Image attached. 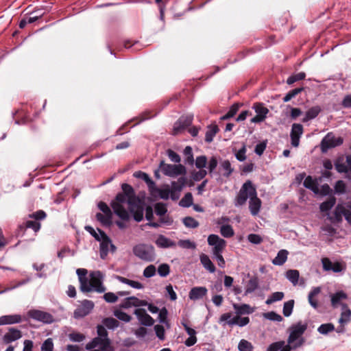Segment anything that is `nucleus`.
I'll list each match as a JSON object with an SVG mask.
<instances>
[{"mask_svg": "<svg viewBox=\"0 0 351 351\" xmlns=\"http://www.w3.org/2000/svg\"><path fill=\"white\" fill-rule=\"evenodd\" d=\"M122 192L119 193L110 206L114 213L121 220L128 221L130 219V213L134 219L140 222L143 219V202L136 196L133 187L127 184H121Z\"/></svg>", "mask_w": 351, "mask_h": 351, "instance_id": "nucleus-1", "label": "nucleus"}, {"mask_svg": "<svg viewBox=\"0 0 351 351\" xmlns=\"http://www.w3.org/2000/svg\"><path fill=\"white\" fill-rule=\"evenodd\" d=\"M308 325L306 323L299 322L295 324L292 325L289 328L290 334L288 337V345L293 344L292 349H295L302 346L304 343V339L302 337L307 329Z\"/></svg>", "mask_w": 351, "mask_h": 351, "instance_id": "nucleus-2", "label": "nucleus"}, {"mask_svg": "<svg viewBox=\"0 0 351 351\" xmlns=\"http://www.w3.org/2000/svg\"><path fill=\"white\" fill-rule=\"evenodd\" d=\"M132 251L136 257L147 262L154 261L156 257L154 247L152 245L138 244L134 246Z\"/></svg>", "mask_w": 351, "mask_h": 351, "instance_id": "nucleus-3", "label": "nucleus"}, {"mask_svg": "<svg viewBox=\"0 0 351 351\" xmlns=\"http://www.w3.org/2000/svg\"><path fill=\"white\" fill-rule=\"evenodd\" d=\"M253 190H256V188L253 186L250 180L246 181L241 186L239 190L236 199L235 206H243L244 205L248 197L250 199L251 193Z\"/></svg>", "mask_w": 351, "mask_h": 351, "instance_id": "nucleus-4", "label": "nucleus"}, {"mask_svg": "<svg viewBox=\"0 0 351 351\" xmlns=\"http://www.w3.org/2000/svg\"><path fill=\"white\" fill-rule=\"evenodd\" d=\"M86 349L88 351H114L110 339L101 340L100 338H93L86 345Z\"/></svg>", "mask_w": 351, "mask_h": 351, "instance_id": "nucleus-5", "label": "nucleus"}, {"mask_svg": "<svg viewBox=\"0 0 351 351\" xmlns=\"http://www.w3.org/2000/svg\"><path fill=\"white\" fill-rule=\"evenodd\" d=\"M103 276L100 271L92 272L90 274V279L87 280L86 286L90 289V291H95L98 293H104L106 291L105 287L102 284Z\"/></svg>", "mask_w": 351, "mask_h": 351, "instance_id": "nucleus-6", "label": "nucleus"}, {"mask_svg": "<svg viewBox=\"0 0 351 351\" xmlns=\"http://www.w3.org/2000/svg\"><path fill=\"white\" fill-rule=\"evenodd\" d=\"M341 137H335L332 132H328L322 140L320 148L322 153H326L328 149L343 144Z\"/></svg>", "mask_w": 351, "mask_h": 351, "instance_id": "nucleus-7", "label": "nucleus"}, {"mask_svg": "<svg viewBox=\"0 0 351 351\" xmlns=\"http://www.w3.org/2000/svg\"><path fill=\"white\" fill-rule=\"evenodd\" d=\"M159 167L165 176L170 177H176L186 173V169L182 165H170L161 161Z\"/></svg>", "mask_w": 351, "mask_h": 351, "instance_id": "nucleus-8", "label": "nucleus"}, {"mask_svg": "<svg viewBox=\"0 0 351 351\" xmlns=\"http://www.w3.org/2000/svg\"><path fill=\"white\" fill-rule=\"evenodd\" d=\"M252 109L256 114V116L250 120V122L254 123H259L264 121L269 112V109L261 102L254 103Z\"/></svg>", "mask_w": 351, "mask_h": 351, "instance_id": "nucleus-9", "label": "nucleus"}, {"mask_svg": "<svg viewBox=\"0 0 351 351\" xmlns=\"http://www.w3.org/2000/svg\"><path fill=\"white\" fill-rule=\"evenodd\" d=\"M208 243L213 246V254L223 253L226 246V241L217 234H210L208 237Z\"/></svg>", "mask_w": 351, "mask_h": 351, "instance_id": "nucleus-10", "label": "nucleus"}, {"mask_svg": "<svg viewBox=\"0 0 351 351\" xmlns=\"http://www.w3.org/2000/svg\"><path fill=\"white\" fill-rule=\"evenodd\" d=\"M27 315L30 318L45 324H51L53 322V317L51 314L40 310H29Z\"/></svg>", "mask_w": 351, "mask_h": 351, "instance_id": "nucleus-11", "label": "nucleus"}, {"mask_svg": "<svg viewBox=\"0 0 351 351\" xmlns=\"http://www.w3.org/2000/svg\"><path fill=\"white\" fill-rule=\"evenodd\" d=\"M100 234V248L99 254L101 259H105L108 254L109 246L111 244V240L109 237L102 230L99 229Z\"/></svg>", "mask_w": 351, "mask_h": 351, "instance_id": "nucleus-12", "label": "nucleus"}, {"mask_svg": "<svg viewBox=\"0 0 351 351\" xmlns=\"http://www.w3.org/2000/svg\"><path fill=\"white\" fill-rule=\"evenodd\" d=\"M303 126L300 123H293L291 127L290 137L292 146L297 147L300 143V138L303 134Z\"/></svg>", "mask_w": 351, "mask_h": 351, "instance_id": "nucleus-13", "label": "nucleus"}, {"mask_svg": "<svg viewBox=\"0 0 351 351\" xmlns=\"http://www.w3.org/2000/svg\"><path fill=\"white\" fill-rule=\"evenodd\" d=\"M335 166L339 173H346V178L351 179V154L346 156V163L337 160L335 163Z\"/></svg>", "mask_w": 351, "mask_h": 351, "instance_id": "nucleus-14", "label": "nucleus"}, {"mask_svg": "<svg viewBox=\"0 0 351 351\" xmlns=\"http://www.w3.org/2000/svg\"><path fill=\"white\" fill-rule=\"evenodd\" d=\"M261 200L257 197L256 190H253L249 202V208L252 215L258 214L261 207Z\"/></svg>", "mask_w": 351, "mask_h": 351, "instance_id": "nucleus-15", "label": "nucleus"}, {"mask_svg": "<svg viewBox=\"0 0 351 351\" xmlns=\"http://www.w3.org/2000/svg\"><path fill=\"white\" fill-rule=\"evenodd\" d=\"M134 314L136 315L141 324L146 326H151L154 324V319L146 313L144 308H136L134 310Z\"/></svg>", "mask_w": 351, "mask_h": 351, "instance_id": "nucleus-16", "label": "nucleus"}, {"mask_svg": "<svg viewBox=\"0 0 351 351\" xmlns=\"http://www.w3.org/2000/svg\"><path fill=\"white\" fill-rule=\"evenodd\" d=\"M22 337V332L21 330L15 328H10L8 331L3 336V343L8 344L15 341Z\"/></svg>", "mask_w": 351, "mask_h": 351, "instance_id": "nucleus-17", "label": "nucleus"}, {"mask_svg": "<svg viewBox=\"0 0 351 351\" xmlns=\"http://www.w3.org/2000/svg\"><path fill=\"white\" fill-rule=\"evenodd\" d=\"M93 307V302L86 300L83 301L81 306L75 311V317H84L91 311Z\"/></svg>", "mask_w": 351, "mask_h": 351, "instance_id": "nucleus-18", "label": "nucleus"}, {"mask_svg": "<svg viewBox=\"0 0 351 351\" xmlns=\"http://www.w3.org/2000/svg\"><path fill=\"white\" fill-rule=\"evenodd\" d=\"M207 294V289L204 287H195L189 291V297L192 300L202 298Z\"/></svg>", "mask_w": 351, "mask_h": 351, "instance_id": "nucleus-19", "label": "nucleus"}, {"mask_svg": "<svg viewBox=\"0 0 351 351\" xmlns=\"http://www.w3.org/2000/svg\"><path fill=\"white\" fill-rule=\"evenodd\" d=\"M76 272L79 277L81 291L83 292H90V289L86 286L88 280L86 277L87 270L86 269H77Z\"/></svg>", "mask_w": 351, "mask_h": 351, "instance_id": "nucleus-20", "label": "nucleus"}, {"mask_svg": "<svg viewBox=\"0 0 351 351\" xmlns=\"http://www.w3.org/2000/svg\"><path fill=\"white\" fill-rule=\"evenodd\" d=\"M22 317L20 315H8L0 317V326L14 324L21 322Z\"/></svg>", "mask_w": 351, "mask_h": 351, "instance_id": "nucleus-21", "label": "nucleus"}, {"mask_svg": "<svg viewBox=\"0 0 351 351\" xmlns=\"http://www.w3.org/2000/svg\"><path fill=\"white\" fill-rule=\"evenodd\" d=\"M156 245L158 247L168 248L176 247V243L175 241H171L164 235L160 234L156 240Z\"/></svg>", "mask_w": 351, "mask_h": 351, "instance_id": "nucleus-22", "label": "nucleus"}, {"mask_svg": "<svg viewBox=\"0 0 351 351\" xmlns=\"http://www.w3.org/2000/svg\"><path fill=\"white\" fill-rule=\"evenodd\" d=\"M291 346L285 345L284 341H279L271 343L267 348V351H291Z\"/></svg>", "mask_w": 351, "mask_h": 351, "instance_id": "nucleus-23", "label": "nucleus"}, {"mask_svg": "<svg viewBox=\"0 0 351 351\" xmlns=\"http://www.w3.org/2000/svg\"><path fill=\"white\" fill-rule=\"evenodd\" d=\"M347 294L343 291H339L333 293L330 295L331 305L334 308H337L340 304L341 302L343 300L347 299Z\"/></svg>", "mask_w": 351, "mask_h": 351, "instance_id": "nucleus-24", "label": "nucleus"}, {"mask_svg": "<svg viewBox=\"0 0 351 351\" xmlns=\"http://www.w3.org/2000/svg\"><path fill=\"white\" fill-rule=\"evenodd\" d=\"M192 117H187L186 119H184L183 117L180 118L174 125V134H176L181 130H184L185 128L189 126L192 123Z\"/></svg>", "mask_w": 351, "mask_h": 351, "instance_id": "nucleus-25", "label": "nucleus"}, {"mask_svg": "<svg viewBox=\"0 0 351 351\" xmlns=\"http://www.w3.org/2000/svg\"><path fill=\"white\" fill-rule=\"evenodd\" d=\"M192 117H187L186 119H184L183 117L180 118L174 125V134H176L181 130H184L185 128L189 126L192 123Z\"/></svg>", "mask_w": 351, "mask_h": 351, "instance_id": "nucleus-26", "label": "nucleus"}, {"mask_svg": "<svg viewBox=\"0 0 351 351\" xmlns=\"http://www.w3.org/2000/svg\"><path fill=\"white\" fill-rule=\"evenodd\" d=\"M233 308L235 310L236 315H241L245 314H251L254 312V308L247 304H233Z\"/></svg>", "mask_w": 351, "mask_h": 351, "instance_id": "nucleus-27", "label": "nucleus"}, {"mask_svg": "<svg viewBox=\"0 0 351 351\" xmlns=\"http://www.w3.org/2000/svg\"><path fill=\"white\" fill-rule=\"evenodd\" d=\"M199 260L203 267L210 273H214L215 271V266L208 255L205 254H200Z\"/></svg>", "mask_w": 351, "mask_h": 351, "instance_id": "nucleus-28", "label": "nucleus"}, {"mask_svg": "<svg viewBox=\"0 0 351 351\" xmlns=\"http://www.w3.org/2000/svg\"><path fill=\"white\" fill-rule=\"evenodd\" d=\"M250 323V318L248 317H241V315H235L232 319L228 322V325L232 326L237 325L240 327H243Z\"/></svg>", "mask_w": 351, "mask_h": 351, "instance_id": "nucleus-29", "label": "nucleus"}, {"mask_svg": "<svg viewBox=\"0 0 351 351\" xmlns=\"http://www.w3.org/2000/svg\"><path fill=\"white\" fill-rule=\"evenodd\" d=\"M322 109L319 106H313L309 108L305 114V116L302 119V122L306 123L308 121L315 119L321 112Z\"/></svg>", "mask_w": 351, "mask_h": 351, "instance_id": "nucleus-30", "label": "nucleus"}, {"mask_svg": "<svg viewBox=\"0 0 351 351\" xmlns=\"http://www.w3.org/2000/svg\"><path fill=\"white\" fill-rule=\"evenodd\" d=\"M345 207L342 204H337L334 211V217L330 220L334 223H341L344 216Z\"/></svg>", "mask_w": 351, "mask_h": 351, "instance_id": "nucleus-31", "label": "nucleus"}, {"mask_svg": "<svg viewBox=\"0 0 351 351\" xmlns=\"http://www.w3.org/2000/svg\"><path fill=\"white\" fill-rule=\"evenodd\" d=\"M321 292V288L314 287L311 292L308 293V300L310 304L314 308H317L319 306L317 300L315 298V296L317 295Z\"/></svg>", "mask_w": 351, "mask_h": 351, "instance_id": "nucleus-32", "label": "nucleus"}, {"mask_svg": "<svg viewBox=\"0 0 351 351\" xmlns=\"http://www.w3.org/2000/svg\"><path fill=\"white\" fill-rule=\"evenodd\" d=\"M258 278L256 276L251 278L246 285L245 295H247L255 291L258 288Z\"/></svg>", "mask_w": 351, "mask_h": 351, "instance_id": "nucleus-33", "label": "nucleus"}, {"mask_svg": "<svg viewBox=\"0 0 351 351\" xmlns=\"http://www.w3.org/2000/svg\"><path fill=\"white\" fill-rule=\"evenodd\" d=\"M218 132L219 128L216 124L208 125L205 135V141L206 143H211Z\"/></svg>", "mask_w": 351, "mask_h": 351, "instance_id": "nucleus-34", "label": "nucleus"}, {"mask_svg": "<svg viewBox=\"0 0 351 351\" xmlns=\"http://www.w3.org/2000/svg\"><path fill=\"white\" fill-rule=\"evenodd\" d=\"M288 252L285 250H281L277 254V256L273 259L272 263L275 265H283L287 259Z\"/></svg>", "mask_w": 351, "mask_h": 351, "instance_id": "nucleus-35", "label": "nucleus"}, {"mask_svg": "<svg viewBox=\"0 0 351 351\" xmlns=\"http://www.w3.org/2000/svg\"><path fill=\"white\" fill-rule=\"evenodd\" d=\"M186 184V178L184 177H180L178 178L177 181H173L171 182V193L173 195V193L176 191L180 192L182 191L183 187ZM172 198L174 199V197L172 196Z\"/></svg>", "mask_w": 351, "mask_h": 351, "instance_id": "nucleus-36", "label": "nucleus"}, {"mask_svg": "<svg viewBox=\"0 0 351 351\" xmlns=\"http://www.w3.org/2000/svg\"><path fill=\"white\" fill-rule=\"evenodd\" d=\"M304 187L311 190L315 193H318L319 188L318 184L315 180H314L311 176H307L303 183Z\"/></svg>", "mask_w": 351, "mask_h": 351, "instance_id": "nucleus-37", "label": "nucleus"}, {"mask_svg": "<svg viewBox=\"0 0 351 351\" xmlns=\"http://www.w3.org/2000/svg\"><path fill=\"white\" fill-rule=\"evenodd\" d=\"M117 278L119 281H120L122 283L126 284L132 288L136 289H141L143 288V284L138 281H134L132 280L128 279L123 276H117Z\"/></svg>", "mask_w": 351, "mask_h": 351, "instance_id": "nucleus-38", "label": "nucleus"}, {"mask_svg": "<svg viewBox=\"0 0 351 351\" xmlns=\"http://www.w3.org/2000/svg\"><path fill=\"white\" fill-rule=\"evenodd\" d=\"M220 167L223 171V176L226 178L230 177L234 171L228 160L222 161L220 164Z\"/></svg>", "mask_w": 351, "mask_h": 351, "instance_id": "nucleus-39", "label": "nucleus"}, {"mask_svg": "<svg viewBox=\"0 0 351 351\" xmlns=\"http://www.w3.org/2000/svg\"><path fill=\"white\" fill-rule=\"evenodd\" d=\"M287 278L293 285L298 283L300 273L296 269H289L286 272Z\"/></svg>", "mask_w": 351, "mask_h": 351, "instance_id": "nucleus-40", "label": "nucleus"}, {"mask_svg": "<svg viewBox=\"0 0 351 351\" xmlns=\"http://www.w3.org/2000/svg\"><path fill=\"white\" fill-rule=\"evenodd\" d=\"M336 198L335 197H330L328 200L320 204L319 208L322 212H327L330 210L335 204Z\"/></svg>", "mask_w": 351, "mask_h": 351, "instance_id": "nucleus-41", "label": "nucleus"}, {"mask_svg": "<svg viewBox=\"0 0 351 351\" xmlns=\"http://www.w3.org/2000/svg\"><path fill=\"white\" fill-rule=\"evenodd\" d=\"M242 106V104L235 103L231 106L228 112L223 115L221 119L223 120L228 119L233 117L239 111V108Z\"/></svg>", "mask_w": 351, "mask_h": 351, "instance_id": "nucleus-42", "label": "nucleus"}, {"mask_svg": "<svg viewBox=\"0 0 351 351\" xmlns=\"http://www.w3.org/2000/svg\"><path fill=\"white\" fill-rule=\"evenodd\" d=\"M112 215H107L101 213L96 214V219L103 225L109 226L112 223Z\"/></svg>", "mask_w": 351, "mask_h": 351, "instance_id": "nucleus-43", "label": "nucleus"}, {"mask_svg": "<svg viewBox=\"0 0 351 351\" xmlns=\"http://www.w3.org/2000/svg\"><path fill=\"white\" fill-rule=\"evenodd\" d=\"M104 326L108 329H114L119 326V322L114 318L107 317L104 318L102 321Z\"/></svg>", "mask_w": 351, "mask_h": 351, "instance_id": "nucleus-44", "label": "nucleus"}, {"mask_svg": "<svg viewBox=\"0 0 351 351\" xmlns=\"http://www.w3.org/2000/svg\"><path fill=\"white\" fill-rule=\"evenodd\" d=\"M193 198L191 193H187L180 201L179 204L182 207L189 208L193 204Z\"/></svg>", "mask_w": 351, "mask_h": 351, "instance_id": "nucleus-45", "label": "nucleus"}, {"mask_svg": "<svg viewBox=\"0 0 351 351\" xmlns=\"http://www.w3.org/2000/svg\"><path fill=\"white\" fill-rule=\"evenodd\" d=\"M335 326L332 323L323 324H321L318 328L317 331L322 335H327L328 333L332 332L335 330Z\"/></svg>", "mask_w": 351, "mask_h": 351, "instance_id": "nucleus-46", "label": "nucleus"}, {"mask_svg": "<svg viewBox=\"0 0 351 351\" xmlns=\"http://www.w3.org/2000/svg\"><path fill=\"white\" fill-rule=\"evenodd\" d=\"M285 294L283 292L277 291L273 293L266 300L267 304H271L275 302L280 301L283 299Z\"/></svg>", "mask_w": 351, "mask_h": 351, "instance_id": "nucleus-47", "label": "nucleus"}, {"mask_svg": "<svg viewBox=\"0 0 351 351\" xmlns=\"http://www.w3.org/2000/svg\"><path fill=\"white\" fill-rule=\"evenodd\" d=\"M238 349L239 351H253L254 346L251 342L241 339L238 344Z\"/></svg>", "mask_w": 351, "mask_h": 351, "instance_id": "nucleus-48", "label": "nucleus"}, {"mask_svg": "<svg viewBox=\"0 0 351 351\" xmlns=\"http://www.w3.org/2000/svg\"><path fill=\"white\" fill-rule=\"evenodd\" d=\"M220 233L226 238L232 237L234 234L233 228L230 225L221 226L220 228Z\"/></svg>", "mask_w": 351, "mask_h": 351, "instance_id": "nucleus-49", "label": "nucleus"}, {"mask_svg": "<svg viewBox=\"0 0 351 351\" xmlns=\"http://www.w3.org/2000/svg\"><path fill=\"white\" fill-rule=\"evenodd\" d=\"M294 306V300H290L284 303L282 313L285 317H289L291 315Z\"/></svg>", "mask_w": 351, "mask_h": 351, "instance_id": "nucleus-50", "label": "nucleus"}, {"mask_svg": "<svg viewBox=\"0 0 351 351\" xmlns=\"http://www.w3.org/2000/svg\"><path fill=\"white\" fill-rule=\"evenodd\" d=\"M184 225L190 228H196L199 226V222L191 217H186L183 219Z\"/></svg>", "mask_w": 351, "mask_h": 351, "instance_id": "nucleus-51", "label": "nucleus"}, {"mask_svg": "<svg viewBox=\"0 0 351 351\" xmlns=\"http://www.w3.org/2000/svg\"><path fill=\"white\" fill-rule=\"evenodd\" d=\"M304 90L303 87L300 88H296L291 90H290L284 97H283V101L284 102H288L291 99L294 98L297 95L302 92Z\"/></svg>", "mask_w": 351, "mask_h": 351, "instance_id": "nucleus-52", "label": "nucleus"}, {"mask_svg": "<svg viewBox=\"0 0 351 351\" xmlns=\"http://www.w3.org/2000/svg\"><path fill=\"white\" fill-rule=\"evenodd\" d=\"M114 315L119 320L125 322H129L132 319L130 315L121 310H115L114 311Z\"/></svg>", "mask_w": 351, "mask_h": 351, "instance_id": "nucleus-53", "label": "nucleus"}, {"mask_svg": "<svg viewBox=\"0 0 351 351\" xmlns=\"http://www.w3.org/2000/svg\"><path fill=\"white\" fill-rule=\"evenodd\" d=\"M306 74L304 72H300L291 75L288 77L287 82L288 84H292L298 81L302 80L305 78Z\"/></svg>", "mask_w": 351, "mask_h": 351, "instance_id": "nucleus-54", "label": "nucleus"}, {"mask_svg": "<svg viewBox=\"0 0 351 351\" xmlns=\"http://www.w3.org/2000/svg\"><path fill=\"white\" fill-rule=\"evenodd\" d=\"M263 316L265 318L274 322H281L283 319L280 315L276 313L274 311L265 313L263 314Z\"/></svg>", "mask_w": 351, "mask_h": 351, "instance_id": "nucleus-55", "label": "nucleus"}, {"mask_svg": "<svg viewBox=\"0 0 351 351\" xmlns=\"http://www.w3.org/2000/svg\"><path fill=\"white\" fill-rule=\"evenodd\" d=\"M97 337L95 338H100V339H110L108 337V332L103 325H98L97 326Z\"/></svg>", "mask_w": 351, "mask_h": 351, "instance_id": "nucleus-56", "label": "nucleus"}, {"mask_svg": "<svg viewBox=\"0 0 351 351\" xmlns=\"http://www.w3.org/2000/svg\"><path fill=\"white\" fill-rule=\"evenodd\" d=\"M25 228H31L35 232H37L40 228V223L36 221L28 220L24 223Z\"/></svg>", "mask_w": 351, "mask_h": 351, "instance_id": "nucleus-57", "label": "nucleus"}, {"mask_svg": "<svg viewBox=\"0 0 351 351\" xmlns=\"http://www.w3.org/2000/svg\"><path fill=\"white\" fill-rule=\"evenodd\" d=\"M170 272V267L168 264L163 263L159 265L158 273L161 277H166Z\"/></svg>", "mask_w": 351, "mask_h": 351, "instance_id": "nucleus-58", "label": "nucleus"}, {"mask_svg": "<svg viewBox=\"0 0 351 351\" xmlns=\"http://www.w3.org/2000/svg\"><path fill=\"white\" fill-rule=\"evenodd\" d=\"M195 167L199 169H203L206 165L207 158L206 156H197L195 159Z\"/></svg>", "mask_w": 351, "mask_h": 351, "instance_id": "nucleus-59", "label": "nucleus"}, {"mask_svg": "<svg viewBox=\"0 0 351 351\" xmlns=\"http://www.w3.org/2000/svg\"><path fill=\"white\" fill-rule=\"evenodd\" d=\"M71 341L73 342H81L85 339V335L80 332H73L69 335Z\"/></svg>", "mask_w": 351, "mask_h": 351, "instance_id": "nucleus-60", "label": "nucleus"}, {"mask_svg": "<svg viewBox=\"0 0 351 351\" xmlns=\"http://www.w3.org/2000/svg\"><path fill=\"white\" fill-rule=\"evenodd\" d=\"M41 351H53V343L51 338L47 339L41 345Z\"/></svg>", "mask_w": 351, "mask_h": 351, "instance_id": "nucleus-61", "label": "nucleus"}, {"mask_svg": "<svg viewBox=\"0 0 351 351\" xmlns=\"http://www.w3.org/2000/svg\"><path fill=\"white\" fill-rule=\"evenodd\" d=\"M167 211L166 205L163 203H157L155 205V213L158 216L164 215Z\"/></svg>", "mask_w": 351, "mask_h": 351, "instance_id": "nucleus-62", "label": "nucleus"}, {"mask_svg": "<svg viewBox=\"0 0 351 351\" xmlns=\"http://www.w3.org/2000/svg\"><path fill=\"white\" fill-rule=\"evenodd\" d=\"M246 146L243 145V147L235 153L236 158L240 162L244 161L246 159Z\"/></svg>", "mask_w": 351, "mask_h": 351, "instance_id": "nucleus-63", "label": "nucleus"}, {"mask_svg": "<svg viewBox=\"0 0 351 351\" xmlns=\"http://www.w3.org/2000/svg\"><path fill=\"white\" fill-rule=\"evenodd\" d=\"M207 175V171L205 169H199L198 171H195L192 173V178L195 181H200L204 179Z\"/></svg>", "mask_w": 351, "mask_h": 351, "instance_id": "nucleus-64", "label": "nucleus"}]
</instances>
